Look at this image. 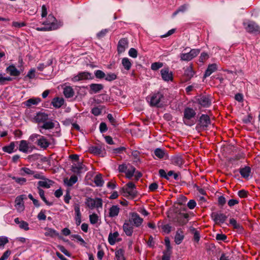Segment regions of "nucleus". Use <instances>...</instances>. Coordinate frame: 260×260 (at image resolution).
I'll return each mask as SVG.
<instances>
[{
	"instance_id": "nucleus-6",
	"label": "nucleus",
	"mask_w": 260,
	"mask_h": 260,
	"mask_svg": "<svg viewBox=\"0 0 260 260\" xmlns=\"http://www.w3.org/2000/svg\"><path fill=\"white\" fill-rule=\"evenodd\" d=\"M85 204L90 209L94 208H102L103 205V201L101 198H96L95 199L91 198H87L86 199Z\"/></svg>"
},
{
	"instance_id": "nucleus-48",
	"label": "nucleus",
	"mask_w": 260,
	"mask_h": 260,
	"mask_svg": "<svg viewBox=\"0 0 260 260\" xmlns=\"http://www.w3.org/2000/svg\"><path fill=\"white\" fill-rule=\"evenodd\" d=\"M12 179L14 180L16 183L20 185L24 184L26 182V179L23 177H17L13 176Z\"/></svg>"
},
{
	"instance_id": "nucleus-8",
	"label": "nucleus",
	"mask_w": 260,
	"mask_h": 260,
	"mask_svg": "<svg viewBox=\"0 0 260 260\" xmlns=\"http://www.w3.org/2000/svg\"><path fill=\"white\" fill-rule=\"evenodd\" d=\"M128 220L136 228L140 227L143 222V219L136 212L130 213Z\"/></svg>"
},
{
	"instance_id": "nucleus-61",
	"label": "nucleus",
	"mask_w": 260,
	"mask_h": 260,
	"mask_svg": "<svg viewBox=\"0 0 260 260\" xmlns=\"http://www.w3.org/2000/svg\"><path fill=\"white\" fill-rule=\"evenodd\" d=\"M91 113L95 116H98L102 113V109L98 107H94L91 110Z\"/></svg>"
},
{
	"instance_id": "nucleus-52",
	"label": "nucleus",
	"mask_w": 260,
	"mask_h": 260,
	"mask_svg": "<svg viewBox=\"0 0 260 260\" xmlns=\"http://www.w3.org/2000/svg\"><path fill=\"white\" fill-rule=\"evenodd\" d=\"M26 199V197L25 195H21L18 196L15 199V205L20 206L21 204H23V200Z\"/></svg>"
},
{
	"instance_id": "nucleus-43",
	"label": "nucleus",
	"mask_w": 260,
	"mask_h": 260,
	"mask_svg": "<svg viewBox=\"0 0 260 260\" xmlns=\"http://www.w3.org/2000/svg\"><path fill=\"white\" fill-rule=\"evenodd\" d=\"M52 181L49 180L48 179L45 180L44 181H40L38 182V184L39 185V187H42L46 188H49L50 187V183Z\"/></svg>"
},
{
	"instance_id": "nucleus-2",
	"label": "nucleus",
	"mask_w": 260,
	"mask_h": 260,
	"mask_svg": "<svg viewBox=\"0 0 260 260\" xmlns=\"http://www.w3.org/2000/svg\"><path fill=\"white\" fill-rule=\"evenodd\" d=\"M146 100L151 107H160L162 105V102L164 100V96L161 92H157L148 96Z\"/></svg>"
},
{
	"instance_id": "nucleus-42",
	"label": "nucleus",
	"mask_w": 260,
	"mask_h": 260,
	"mask_svg": "<svg viewBox=\"0 0 260 260\" xmlns=\"http://www.w3.org/2000/svg\"><path fill=\"white\" fill-rule=\"evenodd\" d=\"M136 169L133 166H130L127 168L126 171L125 172L126 177L129 179L131 178L135 172Z\"/></svg>"
},
{
	"instance_id": "nucleus-56",
	"label": "nucleus",
	"mask_w": 260,
	"mask_h": 260,
	"mask_svg": "<svg viewBox=\"0 0 260 260\" xmlns=\"http://www.w3.org/2000/svg\"><path fill=\"white\" fill-rule=\"evenodd\" d=\"M19 226L25 231H28L29 229L28 223L24 220H21Z\"/></svg>"
},
{
	"instance_id": "nucleus-15",
	"label": "nucleus",
	"mask_w": 260,
	"mask_h": 260,
	"mask_svg": "<svg viewBox=\"0 0 260 260\" xmlns=\"http://www.w3.org/2000/svg\"><path fill=\"white\" fill-rule=\"evenodd\" d=\"M211 124L210 117L207 114H202L199 119V124L203 129H206Z\"/></svg>"
},
{
	"instance_id": "nucleus-51",
	"label": "nucleus",
	"mask_w": 260,
	"mask_h": 260,
	"mask_svg": "<svg viewBox=\"0 0 260 260\" xmlns=\"http://www.w3.org/2000/svg\"><path fill=\"white\" fill-rule=\"evenodd\" d=\"M117 78V76L116 74H115V73H110L107 74V75H106L105 79L106 81L111 82V81H112L116 79Z\"/></svg>"
},
{
	"instance_id": "nucleus-10",
	"label": "nucleus",
	"mask_w": 260,
	"mask_h": 260,
	"mask_svg": "<svg viewBox=\"0 0 260 260\" xmlns=\"http://www.w3.org/2000/svg\"><path fill=\"white\" fill-rule=\"evenodd\" d=\"M211 217L216 224L223 223L227 219V216L225 214L217 212H212Z\"/></svg>"
},
{
	"instance_id": "nucleus-38",
	"label": "nucleus",
	"mask_w": 260,
	"mask_h": 260,
	"mask_svg": "<svg viewBox=\"0 0 260 260\" xmlns=\"http://www.w3.org/2000/svg\"><path fill=\"white\" fill-rule=\"evenodd\" d=\"M119 236V234L117 232H115L114 233H110L108 237V242L111 245H114L116 242V239Z\"/></svg>"
},
{
	"instance_id": "nucleus-46",
	"label": "nucleus",
	"mask_w": 260,
	"mask_h": 260,
	"mask_svg": "<svg viewBox=\"0 0 260 260\" xmlns=\"http://www.w3.org/2000/svg\"><path fill=\"white\" fill-rule=\"evenodd\" d=\"M154 153L155 155L159 159L162 158L165 154V151L160 148H156Z\"/></svg>"
},
{
	"instance_id": "nucleus-45",
	"label": "nucleus",
	"mask_w": 260,
	"mask_h": 260,
	"mask_svg": "<svg viewBox=\"0 0 260 260\" xmlns=\"http://www.w3.org/2000/svg\"><path fill=\"white\" fill-rule=\"evenodd\" d=\"M94 182L96 186H102L103 185L104 181L102 179V175L101 174H98L96 175L94 179Z\"/></svg>"
},
{
	"instance_id": "nucleus-40",
	"label": "nucleus",
	"mask_w": 260,
	"mask_h": 260,
	"mask_svg": "<svg viewBox=\"0 0 260 260\" xmlns=\"http://www.w3.org/2000/svg\"><path fill=\"white\" fill-rule=\"evenodd\" d=\"M19 174L21 176H25V175H32L34 174V171L28 168L23 167L20 169Z\"/></svg>"
},
{
	"instance_id": "nucleus-41",
	"label": "nucleus",
	"mask_w": 260,
	"mask_h": 260,
	"mask_svg": "<svg viewBox=\"0 0 260 260\" xmlns=\"http://www.w3.org/2000/svg\"><path fill=\"white\" fill-rule=\"evenodd\" d=\"M124 251L122 249H119L115 251V256L117 260H125L124 256Z\"/></svg>"
},
{
	"instance_id": "nucleus-4",
	"label": "nucleus",
	"mask_w": 260,
	"mask_h": 260,
	"mask_svg": "<svg viewBox=\"0 0 260 260\" xmlns=\"http://www.w3.org/2000/svg\"><path fill=\"white\" fill-rule=\"evenodd\" d=\"M245 30L250 34H260V26L255 22L248 21L243 23Z\"/></svg>"
},
{
	"instance_id": "nucleus-30",
	"label": "nucleus",
	"mask_w": 260,
	"mask_h": 260,
	"mask_svg": "<svg viewBox=\"0 0 260 260\" xmlns=\"http://www.w3.org/2000/svg\"><path fill=\"white\" fill-rule=\"evenodd\" d=\"M63 94L66 98H70L74 96V91L71 86H66L63 89Z\"/></svg>"
},
{
	"instance_id": "nucleus-55",
	"label": "nucleus",
	"mask_w": 260,
	"mask_h": 260,
	"mask_svg": "<svg viewBox=\"0 0 260 260\" xmlns=\"http://www.w3.org/2000/svg\"><path fill=\"white\" fill-rule=\"evenodd\" d=\"M8 242L9 240L7 237L4 236L0 237V248H3Z\"/></svg>"
},
{
	"instance_id": "nucleus-36",
	"label": "nucleus",
	"mask_w": 260,
	"mask_h": 260,
	"mask_svg": "<svg viewBox=\"0 0 260 260\" xmlns=\"http://www.w3.org/2000/svg\"><path fill=\"white\" fill-rule=\"evenodd\" d=\"M119 212V208L118 206H112L109 210V216L111 217H115L118 215Z\"/></svg>"
},
{
	"instance_id": "nucleus-12",
	"label": "nucleus",
	"mask_w": 260,
	"mask_h": 260,
	"mask_svg": "<svg viewBox=\"0 0 260 260\" xmlns=\"http://www.w3.org/2000/svg\"><path fill=\"white\" fill-rule=\"evenodd\" d=\"M134 227V225L128 220L124 221L122 226L124 233L129 237L133 235Z\"/></svg>"
},
{
	"instance_id": "nucleus-49",
	"label": "nucleus",
	"mask_w": 260,
	"mask_h": 260,
	"mask_svg": "<svg viewBox=\"0 0 260 260\" xmlns=\"http://www.w3.org/2000/svg\"><path fill=\"white\" fill-rule=\"evenodd\" d=\"M192 233L193 234V239L196 242H199L200 239V233L198 231H197L194 228H192L190 229Z\"/></svg>"
},
{
	"instance_id": "nucleus-37",
	"label": "nucleus",
	"mask_w": 260,
	"mask_h": 260,
	"mask_svg": "<svg viewBox=\"0 0 260 260\" xmlns=\"http://www.w3.org/2000/svg\"><path fill=\"white\" fill-rule=\"evenodd\" d=\"M251 169L249 167H245L240 170V173L243 178H248L250 175Z\"/></svg>"
},
{
	"instance_id": "nucleus-31",
	"label": "nucleus",
	"mask_w": 260,
	"mask_h": 260,
	"mask_svg": "<svg viewBox=\"0 0 260 260\" xmlns=\"http://www.w3.org/2000/svg\"><path fill=\"white\" fill-rule=\"evenodd\" d=\"M183 233L182 231L181 230H178L176 234L175 237V242L177 244H179L181 243L182 241L184 236H183Z\"/></svg>"
},
{
	"instance_id": "nucleus-22",
	"label": "nucleus",
	"mask_w": 260,
	"mask_h": 260,
	"mask_svg": "<svg viewBox=\"0 0 260 260\" xmlns=\"http://www.w3.org/2000/svg\"><path fill=\"white\" fill-rule=\"evenodd\" d=\"M217 70V65L216 63L210 64L206 70L204 77L206 78L211 75L212 73Z\"/></svg>"
},
{
	"instance_id": "nucleus-3",
	"label": "nucleus",
	"mask_w": 260,
	"mask_h": 260,
	"mask_svg": "<svg viewBox=\"0 0 260 260\" xmlns=\"http://www.w3.org/2000/svg\"><path fill=\"white\" fill-rule=\"evenodd\" d=\"M196 115L195 111L191 108L187 107L184 110V116L183 121L184 123L189 126L192 125L194 122L191 120Z\"/></svg>"
},
{
	"instance_id": "nucleus-28",
	"label": "nucleus",
	"mask_w": 260,
	"mask_h": 260,
	"mask_svg": "<svg viewBox=\"0 0 260 260\" xmlns=\"http://www.w3.org/2000/svg\"><path fill=\"white\" fill-rule=\"evenodd\" d=\"M40 102V98H31L25 101L24 104L26 106L30 107L32 105H37Z\"/></svg>"
},
{
	"instance_id": "nucleus-50",
	"label": "nucleus",
	"mask_w": 260,
	"mask_h": 260,
	"mask_svg": "<svg viewBox=\"0 0 260 260\" xmlns=\"http://www.w3.org/2000/svg\"><path fill=\"white\" fill-rule=\"evenodd\" d=\"M187 8L186 4L183 5L179 7V8L175 11L173 14V16L174 17L177 15L180 12H184L186 11Z\"/></svg>"
},
{
	"instance_id": "nucleus-1",
	"label": "nucleus",
	"mask_w": 260,
	"mask_h": 260,
	"mask_svg": "<svg viewBox=\"0 0 260 260\" xmlns=\"http://www.w3.org/2000/svg\"><path fill=\"white\" fill-rule=\"evenodd\" d=\"M29 141L35 143L40 148L47 149L50 143L44 137L39 134H33L29 137Z\"/></svg>"
},
{
	"instance_id": "nucleus-35",
	"label": "nucleus",
	"mask_w": 260,
	"mask_h": 260,
	"mask_svg": "<svg viewBox=\"0 0 260 260\" xmlns=\"http://www.w3.org/2000/svg\"><path fill=\"white\" fill-rule=\"evenodd\" d=\"M15 148V142H12L9 145L4 146L2 148L3 151L8 153H12L14 152Z\"/></svg>"
},
{
	"instance_id": "nucleus-34",
	"label": "nucleus",
	"mask_w": 260,
	"mask_h": 260,
	"mask_svg": "<svg viewBox=\"0 0 260 260\" xmlns=\"http://www.w3.org/2000/svg\"><path fill=\"white\" fill-rule=\"evenodd\" d=\"M194 72L193 71L191 65L187 67L184 71V75L188 79H191L194 75Z\"/></svg>"
},
{
	"instance_id": "nucleus-64",
	"label": "nucleus",
	"mask_w": 260,
	"mask_h": 260,
	"mask_svg": "<svg viewBox=\"0 0 260 260\" xmlns=\"http://www.w3.org/2000/svg\"><path fill=\"white\" fill-rule=\"evenodd\" d=\"M11 253V251L10 250H6L4 253V254L1 256V257L0 258V260H6V259H7L9 257V256L10 255Z\"/></svg>"
},
{
	"instance_id": "nucleus-62",
	"label": "nucleus",
	"mask_w": 260,
	"mask_h": 260,
	"mask_svg": "<svg viewBox=\"0 0 260 260\" xmlns=\"http://www.w3.org/2000/svg\"><path fill=\"white\" fill-rule=\"evenodd\" d=\"M209 58V55L207 53L202 52L200 56L199 61L204 62Z\"/></svg>"
},
{
	"instance_id": "nucleus-53",
	"label": "nucleus",
	"mask_w": 260,
	"mask_h": 260,
	"mask_svg": "<svg viewBox=\"0 0 260 260\" xmlns=\"http://www.w3.org/2000/svg\"><path fill=\"white\" fill-rule=\"evenodd\" d=\"M94 75L96 78L100 79L105 78V77H106V74H105V73L103 71L100 70L95 71L94 72Z\"/></svg>"
},
{
	"instance_id": "nucleus-20",
	"label": "nucleus",
	"mask_w": 260,
	"mask_h": 260,
	"mask_svg": "<svg viewBox=\"0 0 260 260\" xmlns=\"http://www.w3.org/2000/svg\"><path fill=\"white\" fill-rule=\"evenodd\" d=\"M161 76L162 79L166 81L173 80V75L171 72H169L168 68L162 69L161 71Z\"/></svg>"
},
{
	"instance_id": "nucleus-26",
	"label": "nucleus",
	"mask_w": 260,
	"mask_h": 260,
	"mask_svg": "<svg viewBox=\"0 0 260 260\" xmlns=\"http://www.w3.org/2000/svg\"><path fill=\"white\" fill-rule=\"evenodd\" d=\"M28 144V143L26 141L21 140L19 144V151L24 153H27L30 148Z\"/></svg>"
},
{
	"instance_id": "nucleus-27",
	"label": "nucleus",
	"mask_w": 260,
	"mask_h": 260,
	"mask_svg": "<svg viewBox=\"0 0 260 260\" xmlns=\"http://www.w3.org/2000/svg\"><path fill=\"white\" fill-rule=\"evenodd\" d=\"M78 181V177L75 175H72L70 178L68 179L66 178L64 179V183L68 186H72L75 184Z\"/></svg>"
},
{
	"instance_id": "nucleus-14",
	"label": "nucleus",
	"mask_w": 260,
	"mask_h": 260,
	"mask_svg": "<svg viewBox=\"0 0 260 260\" xmlns=\"http://www.w3.org/2000/svg\"><path fill=\"white\" fill-rule=\"evenodd\" d=\"M189 215L186 213H180L175 218V221L178 225H183L188 222Z\"/></svg>"
},
{
	"instance_id": "nucleus-58",
	"label": "nucleus",
	"mask_w": 260,
	"mask_h": 260,
	"mask_svg": "<svg viewBox=\"0 0 260 260\" xmlns=\"http://www.w3.org/2000/svg\"><path fill=\"white\" fill-rule=\"evenodd\" d=\"M89 220L91 224H95L98 221V216L95 214H92L89 216Z\"/></svg>"
},
{
	"instance_id": "nucleus-63",
	"label": "nucleus",
	"mask_w": 260,
	"mask_h": 260,
	"mask_svg": "<svg viewBox=\"0 0 260 260\" xmlns=\"http://www.w3.org/2000/svg\"><path fill=\"white\" fill-rule=\"evenodd\" d=\"M38 218L40 220H45L46 218L45 211L41 210L38 215Z\"/></svg>"
},
{
	"instance_id": "nucleus-29",
	"label": "nucleus",
	"mask_w": 260,
	"mask_h": 260,
	"mask_svg": "<svg viewBox=\"0 0 260 260\" xmlns=\"http://www.w3.org/2000/svg\"><path fill=\"white\" fill-rule=\"evenodd\" d=\"M64 103V100L62 98H55L52 101V104L54 107L59 108L61 107Z\"/></svg>"
},
{
	"instance_id": "nucleus-57",
	"label": "nucleus",
	"mask_w": 260,
	"mask_h": 260,
	"mask_svg": "<svg viewBox=\"0 0 260 260\" xmlns=\"http://www.w3.org/2000/svg\"><path fill=\"white\" fill-rule=\"evenodd\" d=\"M163 66L162 63L161 62H155L153 63H152L151 68L152 70L156 71L159 68H161Z\"/></svg>"
},
{
	"instance_id": "nucleus-44",
	"label": "nucleus",
	"mask_w": 260,
	"mask_h": 260,
	"mask_svg": "<svg viewBox=\"0 0 260 260\" xmlns=\"http://www.w3.org/2000/svg\"><path fill=\"white\" fill-rule=\"evenodd\" d=\"M38 190L39 194L42 199V200L46 203V205L48 206H50L52 205L51 203L49 202L46 199L44 194V191L41 189L40 187H38Z\"/></svg>"
},
{
	"instance_id": "nucleus-13",
	"label": "nucleus",
	"mask_w": 260,
	"mask_h": 260,
	"mask_svg": "<svg viewBox=\"0 0 260 260\" xmlns=\"http://www.w3.org/2000/svg\"><path fill=\"white\" fill-rule=\"evenodd\" d=\"M197 101L198 103L203 107H208L211 104L210 99L207 95H199L197 98Z\"/></svg>"
},
{
	"instance_id": "nucleus-59",
	"label": "nucleus",
	"mask_w": 260,
	"mask_h": 260,
	"mask_svg": "<svg viewBox=\"0 0 260 260\" xmlns=\"http://www.w3.org/2000/svg\"><path fill=\"white\" fill-rule=\"evenodd\" d=\"M128 55L133 58H136L138 56V52L136 49L132 48L128 51Z\"/></svg>"
},
{
	"instance_id": "nucleus-11",
	"label": "nucleus",
	"mask_w": 260,
	"mask_h": 260,
	"mask_svg": "<svg viewBox=\"0 0 260 260\" xmlns=\"http://www.w3.org/2000/svg\"><path fill=\"white\" fill-rule=\"evenodd\" d=\"M128 47V41L127 38L121 39L117 44V50L118 54L124 52Z\"/></svg>"
},
{
	"instance_id": "nucleus-54",
	"label": "nucleus",
	"mask_w": 260,
	"mask_h": 260,
	"mask_svg": "<svg viewBox=\"0 0 260 260\" xmlns=\"http://www.w3.org/2000/svg\"><path fill=\"white\" fill-rule=\"evenodd\" d=\"M12 79L10 77H4L2 74H0V84L1 85L5 84L7 81H11Z\"/></svg>"
},
{
	"instance_id": "nucleus-23",
	"label": "nucleus",
	"mask_w": 260,
	"mask_h": 260,
	"mask_svg": "<svg viewBox=\"0 0 260 260\" xmlns=\"http://www.w3.org/2000/svg\"><path fill=\"white\" fill-rule=\"evenodd\" d=\"M55 124L52 121H46L44 122L42 125H39L38 127L40 129V131L41 133H43L41 132V129H51L54 127Z\"/></svg>"
},
{
	"instance_id": "nucleus-5",
	"label": "nucleus",
	"mask_w": 260,
	"mask_h": 260,
	"mask_svg": "<svg viewBox=\"0 0 260 260\" xmlns=\"http://www.w3.org/2000/svg\"><path fill=\"white\" fill-rule=\"evenodd\" d=\"M200 52L199 49H192L188 53H182L180 55L181 61H189L196 57Z\"/></svg>"
},
{
	"instance_id": "nucleus-33",
	"label": "nucleus",
	"mask_w": 260,
	"mask_h": 260,
	"mask_svg": "<svg viewBox=\"0 0 260 260\" xmlns=\"http://www.w3.org/2000/svg\"><path fill=\"white\" fill-rule=\"evenodd\" d=\"M45 235L46 236L50 237L51 238H54V237L58 236L59 233L57 231H56L55 230H54L52 229L47 228L46 229Z\"/></svg>"
},
{
	"instance_id": "nucleus-21",
	"label": "nucleus",
	"mask_w": 260,
	"mask_h": 260,
	"mask_svg": "<svg viewBox=\"0 0 260 260\" xmlns=\"http://www.w3.org/2000/svg\"><path fill=\"white\" fill-rule=\"evenodd\" d=\"M90 89L89 92L90 94L96 93L100 92L104 88V86L101 84L92 83L89 85Z\"/></svg>"
},
{
	"instance_id": "nucleus-25",
	"label": "nucleus",
	"mask_w": 260,
	"mask_h": 260,
	"mask_svg": "<svg viewBox=\"0 0 260 260\" xmlns=\"http://www.w3.org/2000/svg\"><path fill=\"white\" fill-rule=\"evenodd\" d=\"M171 162L175 166L181 167L184 164V160L180 156H174L171 158Z\"/></svg>"
},
{
	"instance_id": "nucleus-7",
	"label": "nucleus",
	"mask_w": 260,
	"mask_h": 260,
	"mask_svg": "<svg viewBox=\"0 0 260 260\" xmlns=\"http://www.w3.org/2000/svg\"><path fill=\"white\" fill-rule=\"evenodd\" d=\"M49 18L50 19L51 23L50 26L45 25L44 27H37L36 30L38 31H50L57 29L59 26L56 22V18L51 14L49 15Z\"/></svg>"
},
{
	"instance_id": "nucleus-24",
	"label": "nucleus",
	"mask_w": 260,
	"mask_h": 260,
	"mask_svg": "<svg viewBox=\"0 0 260 260\" xmlns=\"http://www.w3.org/2000/svg\"><path fill=\"white\" fill-rule=\"evenodd\" d=\"M6 72L12 76H18L20 74V72L13 65H10L6 69Z\"/></svg>"
},
{
	"instance_id": "nucleus-39",
	"label": "nucleus",
	"mask_w": 260,
	"mask_h": 260,
	"mask_svg": "<svg viewBox=\"0 0 260 260\" xmlns=\"http://www.w3.org/2000/svg\"><path fill=\"white\" fill-rule=\"evenodd\" d=\"M121 63H122L123 67H124V68L126 70L128 71L131 69V67H132V63H131L130 60L128 58L124 57V58H122V61H121Z\"/></svg>"
},
{
	"instance_id": "nucleus-17",
	"label": "nucleus",
	"mask_w": 260,
	"mask_h": 260,
	"mask_svg": "<svg viewBox=\"0 0 260 260\" xmlns=\"http://www.w3.org/2000/svg\"><path fill=\"white\" fill-rule=\"evenodd\" d=\"M85 166L82 162H79L72 166L71 171L78 174L87 171Z\"/></svg>"
},
{
	"instance_id": "nucleus-9",
	"label": "nucleus",
	"mask_w": 260,
	"mask_h": 260,
	"mask_svg": "<svg viewBox=\"0 0 260 260\" xmlns=\"http://www.w3.org/2000/svg\"><path fill=\"white\" fill-rule=\"evenodd\" d=\"M123 191L126 193V196H131L132 198H135L137 196V192L136 189V186L134 183L130 182L126 184L123 188Z\"/></svg>"
},
{
	"instance_id": "nucleus-32",
	"label": "nucleus",
	"mask_w": 260,
	"mask_h": 260,
	"mask_svg": "<svg viewBox=\"0 0 260 260\" xmlns=\"http://www.w3.org/2000/svg\"><path fill=\"white\" fill-rule=\"evenodd\" d=\"M230 224L233 227L234 229L241 232L243 231L242 226L237 222L236 220L234 218H231L230 219Z\"/></svg>"
},
{
	"instance_id": "nucleus-16",
	"label": "nucleus",
	"mask_w": 260,
	"mask_h": 260,
	"mask_svg": "<svg viewBox=\"0 0 260 260\" xmlns=\"http://www.w3.org/2000/svg\"><path fill=\"white\" fill-rule=\"evenodd\" d=\"M48 115L47 114L44 112H38L34 117V119L40 125V124L43 123L48 120Z\"/></svg>"
},
{
	"instance_id": "nucleus-60",
	"label": "nucleus",
	"mask_w": 260,
	"mask_h": 260,
	"mask_svg": "<svg viewBox=\"0 0 260 260\" xmlns=\"http://www.w3.org/2000/svg\"><path fill=\"white\" fill-rule=\"evenodd\" d=\"M12 26L16 28H20L26 26V23L24 22H18L16 21H13L12 24Z\"/></svg>"
},
{
	"instance_id": "nucleus-18",
	"label": "nucleus",
	"mask_w": 260,
	"mask_h": 260,
	"mask_svg": "<svg viewBox=\"0 0 260 260\" xmlns=\"http://www.w3.org/2000/svg\"><path fill=\"white\" fill-rule=\"evenodd\" d=\"M91 74L87 72L79 73L77 76L73 78L74 81H79L80 80H87L92 79Z\"/></svg>"
},
{
	"instance_id": "nucleus-47",
	"label": "nucleus",
	"mask_w": 260,
	"mask_h": 260,
	"mask_svg": "<svg viewBox=\"0 0 260 260\" xmlns=\"http://www.w3.org/2000/svg\"><path fill=\"white\" fill-rule=\"evenodd\" d=\"M90 150L92 153L96 155H100L102 152V148L100 146H92Z\"/></svg>"
},
{
	"instance_id": "nucleus-19",
	"label": "nucleus",
	"mask_w": 260,
	"mask_h": 260,
	"mask_svg": "<svg viewBox=\"0 0 260 260\" xmlns=\"http://www.w3.org/2000/svg\"><path fill=\"white\" fill-rule=\"evenodd\" d=\"M74 210L75 212V220L77 225H79L81 223V213L80 209V205L76 204L74 206Z\"/></svg>"
}]
</instances>
